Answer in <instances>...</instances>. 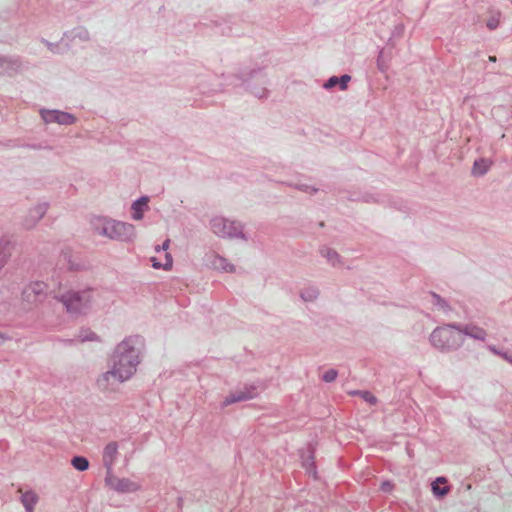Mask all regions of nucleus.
Here are the masks:
<instances>
[{
  "instance_id": "nucleus-1",
  "label": "nucleus",
  "mask_w": 512,
  "mask_h": 512,
  "mask_svg": "<svg viewBox=\"0 0 512 512\" xmlns=\"http://www.w3.org/2000/svg\"><path fill=\"white\" fill-rule=\"evenodd\" d=\"M138 344L137 337H129L117 345L110 359L111 370L98 380L102 389H109L115 383L128 380L135 373L140 362Z\"/></svg>"
},
{
  "instance_id": "nucleus-2",
  "label": "nucleus",
  "mask_w": 512,
  "mask_h": 512,
  "mask_svg": "<svg viewBox=\"0 0 512 512\" xmlns=\"http://www.w3.org/2000/svg\"><path fill=\"white\" fill-rule=\"evenodd\" d=\"M430 341L437 349H455L463 342L462 331L454 326L439 327L431 333Z\"/></svg>"
},
{
  "instance_id": "nucleus-3",
  "label": "nucleus",
  "mask_w": 512,
  "mask_h": 512,
  "mask_svg": "<svg viewBox=\"0 0 512 512\" xmlns=\"http://www.w3.org/2000/svg\"><path fill=\"white\" fill-rule=\"evenodd\" d=\"M59 300L69 313H85L94 302L93 291H67L59 297Z\"/></svg>"
},
{
  "instance_id": "nucleus-4",
  "label": "nucleus",
  "mask_w": 512,
  "mask_h": 512,
  "mask_svg": "<svg viewBox=\"0 0 512 512\" xmlns=\"http://www.w3.org/2000/svg\"><path fill=\"white\" fill-rule=\"evenodd\" d=\"M102 234L112 239L127 240L134 236V227L131 224L108 220L104 223Z\"/></svg>"
},
{
  "instance_id": "nucleus-5",
  "label": "nucleus",
  "mask_w": 512,
  "mask_h": 512,
  "mask_svg": "<svg viewBox=\"0 0 512 512\" xmlns=\"http://www.w3.org/2000/svg\"><path fill=\"white\" fill-rule=\"evenodd\" d=\"M212 228L216 234L222 237H236L242 234L239 224L220 218L212 221Z\"/></svg>"
},
{
  "instance_id": "nucleus-6",
  "label": "nucleus",
  "mask_w": 512,
  "mask_h": 512,
  "mask_svg": "<svg viewBox=\"0 0 512 512\" xmlns=\"http://www.w3.org/2000/svg\"><path fill=\"white\" fill-rule=\"evenodd\" d=\"M170 240L167 239L162 247L156 248L157 256L151 257L152 266L155 269L163 268L165 270H170L172 268L173 260L172 256L167 252L169 248Z\"/></svg>"
},
{
  "instance_id": "nucleus-7",
  "label": "nucleus",
  "mask_w": 512,
  "mask_h": 512,
  "mask_svg": "<svg viewBox=\"0 0 512 512\" xmlns=\"http://www.w3.org/2000/svg\"><path fill=\"white\" fill-rule=\"evenodd\" d=\"M42 117L46 122L55 121L59 124H72L75 121L74 116L61 111L43 112Z\"/></svg>"
},
{
  "instance_id": "nucleus-8",
  "label": "nucleus",
  "mask_w": 512,
  "mask_h": 512,
  "mask_svg": "<svg viewBox=\"0 0 512 512\" xmlns=\"http://www.w3.org/2000/svg\"><path fill=\"white\" fill-rule=\"evenodd\" d=\"M118 454V445L116 442L108 443L103 450V464L110 470L116 460Z\"/></svg>"
},
{
  "instance_id": "nucleus-9",
  "label": "nucleus",
  "mask_w": 512,
  "mask_h": 512,
  "mask_svg": "<svg viewBox=\"0 0 512 512\" xmlns=\"http://www.w3.org/2000/svg\"><path fill=\"white\" fill-rule=\"evenodd\" d=\"M148 197H141L139 200L135 201L132 205V217L134 220H141L143 218V213L148 208Z\"/></svg>"
},
{
  "instance_id": "nucleus-10",
  "label": "nucleus",
  "mask_w": 512,
  "mask_h": 512,
  "mask_svg": "<svg viewBox=\"0 0 512 512\" xmlns=\"http://www.w3.org/2000/svg\"><path fill=\"white\" fill-rule=\"evenodd\" d=\"M22 503L28 512H33V508L38 501V496L32 491L22 493Z\"/></svg>"
},
{
  "instance_id": "nucleus-11",
  "label": "nucleus",
  "mask_w": 512,
  "mask_h": 512,
  "mask_svg": "<svg viewBox=\"0 0 512 512\" xmlns=\"http://www.w3.org/2000/svg\"><path fill=\"white\" fill-rule=\"evenodd\" d=\"M447 480L444 477H438L433 483H432V491L437 496H444L448 493V486L446 485Z\"/></svg>"
},
{
  "instance_id": "nucleus-12",
  "label": "nucleus",
  "mask_w": 512,
  "mask_h": 512,
  "mask_svg": "<svg viewBox=\"0 0 512 512\" xmlns=\"http://www.w3.org/2000/svg\"><path fill=\"white\" fill-rule=\"evenodd\" d=\"M464 334L478 340H484L486 336V332L484 329L474 325L466 326L465 329L462 331V336Z\"/></svg>"
},
{
  "instance_id": "nucleus-13",
  "label": "nucleus",
  "mask_w": 512,
  "mask_h": 512,
  "mask_svg": "<svg viewBox=\"0 0 512 512\" xmlns=\"http://www.w3.org/2000/svg\"><path fill=\"white\" fill-rule=\"evenodd\" d=\"M491 165H492V162L489 159L482 158V159L476 160L473 165V174L474 175H483L489 170Z\"/></svg>"
},
{
  "instance_id": "nucleus-14",
  "label": "nucleus",
  "mask_w": 512,
  "mask_h": 512,
  "mask_svg": "<svg viewBox=\"0 0 512 512\" xmlns=\"http://www.w3.org/2000/svg\"><path fill=\"white\" fill-rule=\"evenodd\" d=\"M115 488L121 492H131L137 490L138 486L128 479H122L117 482Z\"/></svg>"
},
{
  "instance_id": "nucleus-15",
  "label": "nucleus",
  "mask_w": 512,
  "mask_h": 512,
  "mask_svg": "<svg viewBox=\"0 0 512 512\" xmlns=\"http://www.w3.org/2000/svg\"><path fill=\"white\" fill-rule=\"evenodd\" d=\"M73 467L79 471H85L89 467V462L85 457L76 456L71 461Z\"/></svg>"
},
{
  "instance_id": "nucleus-16",
  "label": "nucleus",
  "mask_w": 512,
  "mask_h": 512,
  "mask_svg": "<svg viewBox=\"0 0 512 512\" xmlns=\"http://www.w3.org/2000/svg\"><path fill=\"white\" fill-rule=\"evenodd\" d=\"M250 396L244 394V393H239L237 394L236 396H233L232 398H227L225 400V404H230V403H233V402H238V401H242V400H246V399H249Z\"/></svg>"
},
{
  "instance_id": "nucleus-17",
  "label": "nucleus",
  "mask_w": 512,
  "mask_h": 512,
  "mask_svg": "<svg viewBox=\"0 0 512 512\" xmlns=\"http://www.w3.org/2000/svg\"><path fill=\"white\" fill-rule=\"evenodd\" d=\"M500 23V15L497 14L495 16H492L488 21H487V27L491 30L495 29Z\"/></svg>"
},
{
  "instance_id": "nucleus-18",
  "label": "nucleus",
  "mask_w": 512,
  "mask_h": 512,
  "mask_svg": "<svg viewBox=\"0 0 512 512\" xmlns=\"http://www.w3.org/2000/svg\"><path fill=\"white\" fill-rule=\"evenodd\" d=\"M336 377H337V372L333 369L328 370L323 374V380L325 382H332L336 379Z\"/></svg>"
},
{
  "instance_id": "nucleus-19",
  "label": "nucleus",
  "mask_w": 512,
  "mask_h": 512,
  "mask_svg": "<svg viewBox=\"0 0 512 512\" xmlns=\"http://www.w3.org/2000/svg\"><path fill=\"white\" fill-rule=\"evenodd\" d=\"M85 334L80 335L81 341H94L97 339V336L95 333L87 330L84 332Z\"/></svg>"
},
{
  "instance_id": "nucleus-20",
  "label": "nucleus",
  "mask_w": 512,
  "mask_h": 512,
  "mask_svg": "<svg viewBox=\"0 0 512 512\" xmlns=\"http://www.w3.org/2000/svg\"><path fill=\"white\" fill-rule=\"evenodd\" d=\"M361 395V397L368 403L370 404H375L376 403V398L373 394H371L370 392H360L359 393Z\"/></svg>"
},
{
  "instance_id": "nucleus-21",
  "label": "nucleus",
  "mask_w": 512,
  "mask_h": 512,
  "mask_svg": "<svg viewBox=\"0 0 512 512\" xmlns=\"http://www.w3.org/2000/svg\"><path fill=\"white\" fill-rule=\"evenodd\" d=\"M351 77L349 75H343L339 79L340 87L342 90H345L347 88V84L350 81Z\"/></svg>"
},
{
  "instance_id": "nucleus-22",
  "label": "nucleus",
  "mask_w": 512,
  "mask_h": 512,
  "mask_svg": "<svg viewBox=\"0 0 512 512\" xmlns=\"http://www.w3.org/2000/svg\"><path fill=\"white\" fill-rule=\"evenodd\" d=\"M338 83H339V78H337V77H335V76H334V77H331V78L327 81V83L325 84V87H326V88H331V87H334V86H335L336 84H338Z\"/></svg>"
},
{
  "instance_id": "nucleus-23",
  "label": "nucleus",
  "mask_w": 512,
  "mask_h": 512,
  "mask_svg": "<svg viewBox=\"0 0 512 512\" xmlns=\"http://www.w3.org/2000/svg\"><path fill=\"white\" fill-rule=\"evenodd\" d=\"M392 484L390 482H383L381 484V490L384 492H389L392 490Z\"/></svg>"
},
{
  "instance_id": "nucleus-24",
  "label": "nucleus",
  "mask_w": 512,
  "mask_h": 512,
  "mask_svg": "<svg viewBox=\"0 0 512 512\" xmlns=\"http://www.w3.org/2000/svg\"><path fill=\"white\" fill-rule=\"evenodd\" d=\"M45 211H46L45 207L37 208L36 211H35L36 214H37V219H40L44 215Z\"/></svg>"
},
{
  "instance_id": "nucleus-25",
  "label": "nucleus",
  "mask_w": 512,
  "mask_h": 512,
  "mask_svg": "<svg viewBox=\"0 0 512 512\" xmlns=\"http://www.w3.org/2000/svg\"><path fill=\"white\" fill-rule=\"evenodd\" d=\"M34 292H40L42 290V284L36 283L34 284V287L32 288Z\"/></svg>"
},
{
  "instance_id": "nucleus-26",
  "label": "nucleus",
  "mask_w": 512,
  "mask_h": 512,
  "mask_svg": "<svg viewBox=\"0 0 512 512\" xmlns=\"http://www.w3.org/2000/svg\"><path fill=\"white\" fill-rule=\"evenodd\" d=\"M489 61L495 62L496 61V57L495 56H489Z\"/></svg>"
},
{
  "instance_id": "nucleus-27",
  "label": "nucleus",
  "mask_w": 512,
  "mask_h": 512,
  "mask_svg": "<svg viewBox=\"0 0 512 512\" xmlns=\"http://www.w3.org/2000/svg\"><path fill=\"white\" fill-rule=\"evenodd\" d=\"M504 357L512 363V359L508 358L506 355H504Z\"/></svg>"
},
{
  "instance_id": "nucleus-28",
  "label": "nucleus",
  "mask_w": 512,
  "mask_h": 512,
  "mask_svg": "<svg viewBox=\"0 0 512 512\" xmlns=\"http://www.w3.org/2000/svg\"><path fill=\"white\" fill-rule=\"evenodd\" d=\"M225 270H227V271H232L233 269H232V266H230V268H229V269L225 268Z\"/></svg>"
},
{
  "instance_id": "nucleus-29",
  "label": "nucleus",
  "mask_w": 512,
  "mask_h": 512,
  "mask_svg": "<svg viewBox=\"0 0 512 512\" xmlns=\"http://www.w3.org/2000/svg\"><path fill=\"white\" fill-rule=\"evenodd\" d=\"M30 289L24 291V294H28Z\"/></svg>"
}]
</instances>
